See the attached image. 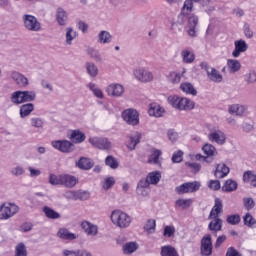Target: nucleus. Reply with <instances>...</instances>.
Returning <instances> with one entry per match:
<instances>
[{"instance_id": "obj_42", "label": "nucleus", "mask_w": 256, "mask_h": 256, "mask_svg": "<svg viewBox=\"0 0 256 256\" xmlns=\"http://www.w3.org/2000/svg\"><path fill=\"white\" fill-rule=\"evenodd\" d=\"M105 165L110 167V169H117L119 167V162L113 156H107L105 159Z\"/></svg>"}, {"instance_id": "obj_31", "label": "nucleus", "mask_w": 256, "mask_h": 256, "mask_svg": "<svg viewBox=\"0 0 256 256\" xmlns=\"http://www.w3.org/2000/svg\"><path fill=\"white\" fill-rule=\"evenodd\" d=\"M111 39H113V36H111V33H109L108 31L102 30L98 34V43H100L101 45H107L111 43Z\"/></svg>"}, {"instance_id": "obj_21", "label": "nucleus", "mask_w": 256, "mask_h": 256, "mask_svg": "<svg viewBox=\"0 0 256 256\" xmlns=\"http://www.w3.org/2000/svg\"><path fill=\"white\" fill-rule=\"evenodd\" d=\"M57 237H59V239H63L64 241H75V239H77L79 236L67 229L60 228L57 232Z\"/></svg>"}, {"instance_id": "obj_6", "label": "nucleus", "mask_w": 256, "mask_h": 256, "mask_svg": "<svg viewBox=\"0 0 256 256\" xmlns=\"http://www.w3.org/2000/svg\"><path fill=\"white\" fill-rule=\"evenodd\" d=\"M122 119L131 127L139 125V112L134 108H128L122 112Z\"/></svg>"}, {"instance_id": "obj_29", "label": "nucleus", "mask_w": 256, "mask_h": 256, "mask_svg": "<svg viewBox=\"0 0 256 256\" xmlns=\"http://www.w3.org/2000/svg\"><path fill=\"white\" fill-rule=\"evenodd\" d=\"M69 139L72 141V143H83V141L86 139V136L85 133L81 132L80 130H73Z\"/></svg>"}, {"instance_id": "obj_53", "label": "nucleus", "mask_w": 256, "mask_h": 256, "mask_svg": "<svg viewBox=\"0 0 256 256\" xmlns=\"http://www.w3.org/2000/svg\"><path fill=\"white\" fill-rule=\"evenodd\" d=\"M185 165L186 167H189V169H191V172L194 174H197L199 173V171H201V164L199 163L186 162Z\"/></svg>"}, {"instance_id": "obj_52", "label": "nucleus", "mask_w": 256, "mask_h": 256, "mask_svg": "<svg viewBox=\"0 0 256 256\" xmlns=\"http://www.w3.org/2000/svg\"><path fill=\"white\" fill-rule=\"evenodd\" d=\"M243 203L247 211H251V209L255 207V200H253V198H243Z\"/></svg>"}, {"instance_id": "obj_4", "label": "nucleus", "mask_w": 256, "mask_h": 256, "mask_svg": "<svg viewBox=\"0 0 256 256\" xmlns=\"http://www.w3.org/2000/svg\"><path fill=\"white\" fill-rule=\"evenodd\" d=\"M223 213V201L220 198H215V203L210 211V219H213L209 225H223V220L219 218V214Z\"/></svg>"}, {"instance_id": "obj_9", "label": "nucleus", "mask_w": 256, "mask_h": 256, "mask_svg": "<svg viewBox=\"0 0 256 256\" xmlns=\"http://www.w3.org/2000/svg\"><path fill=\"white\" fill-rule=\"evenodd\" d=\"M52 147L61 151V153H73L75 151V144L69 140H56L51 142Z\"/></svg>"}, {"instance_id": "obj_15", "label": "nucleus", "mask_w": 256, "mask_h": 256, "mask_svg": "<svg viewBox=\"0 0 256 256\" xmlns=\"http://www.w3.org/2000/svg\"><path fill=\"white\" fill-rule=\"evenodd\" d=\"M197 25H199V18L195 15L188 17L187 34L189 37H197Z\"/></svg>"}, {"instance_id": "obj_57", "label": "nucleus", "mask_w": 256, "mask_h": 256, "mask_svg": "<svg viewBox=\"0 0 256 256\" xmlns=\"http://www.w3.org/2000/svg\"><path fill=\"white\" fill-rule=\"evenodd\" d=\"M49 183L50 185H61V175L57 176L55 174H50Z\"/></svg>"}, {"instance_id": "obj_40", "label": "nucleus", "mask_w": 256, "mask_h": 256, "mask_svg": "<svg viewBox=\"0 0 256 256\" xmlns=\"http://www.w3.org/2000/svg\"><path fill=\"white\" fill-rule=\"evenodd\" d=\"M202 150L208 157H215L217 155V149L212 144H205Z\"/></svg>"}, {"instance_id": "obj_34", "label": "nucleus", "mask_w": 256, "mask_h": 256, "mask_svg": "<svg viewBox=\"0 0 256 256\" xmlns=\"http://www.w3.org/2000/svg\"><path fill=\"white\" fill-rule=\"evenodd\" d=\"M222 191H224V193H232V191H237V182L231 179L226 180L222 186Z\"/></svg>"}, {"instance_id": "obj_8", "label": "nucleus", "mask_w": 256, "mask_h": 256, "mask_svg": "<svg viewBox=\"0 0 256 256\" xmlns=\"http://www.w3.org/2000/svg\"><path fill=\"white\" fill-rule=\"evenodd\" d=\"M201 189V182H186L178 187H176L175 191L178 195H185V193H195Z\"/></svg>"}, {"instance_id": "obj_55", "label": "nucleus", "mask_w": 256, "mask_h": 256, "mask_svg": "<svg viewBox=\"0 0 256 256\" xmlns=\"http://www.w3.org/2000/svg\"><path fill=\"white\" fill-rule=\"evenodd\" d=\"M181 161H183V151L178 150L173 153L172 162L173 163H181Z\"/></svg>"}, {"instance_id": "obj_37", "label": "nucleus", "mask_w": 256, "mask_h": 256, "mask_svg": "<svg viewBox=\"0 0 256 256\" xmlns=\"http://www.w3.org/2000/svg\"><path fill=\"white\" fill-rule=\"evenodd\" d=\"M180 89L184 93H188L189 95H194V96L197 95V90L195 89V87H193V84L189 82L182 83L180 85Z\"/></svg>"}, {"instance_id": "obj_25", "label": "nucleus", "mask_w": 256, "mask_h": 256, "mask_svg": "<svg viewBox=\"0 0 256 256\" xmlns=\"http://www.w3.org/2000/svg\"><path fill=\"white\" fill-rule=\"evenodd\" d=\"M229 167L226 164H218L216 166V170L214 172L215 177L217 179H223L224 177H227L229 175Z\"/></svg>"}, {"instance_id": "obj_46", "label": "nucleus", "mask_w": 256, "mask_h": 256, "mask_svg": "<svg viewBox=\"0 0 256 256\" xmlns=\"http://www.w3.org/2000/svg\"><path fill=\"white\" fill-rule=\"evenodd\" d=\"M82 229L87 235L95 236L98 233L97 225H83Z\"/></svg>"}, {"instance_id": "obj_12", "label": "nucleus", "mask_w": 256, "mask_h": 256, "mask_svg": "<svg viewBox=\"0 0 256 256\" xmlns=\"http://www.w3.org/2000/svg\"><path fill=\"white\" fill-rule=\"evenodd\" d=\"M106 93L109 97H123L125 87L119 83H112L107 86Z\"/></svg>"}, {"instance_id": "obj_27", "label": "nucleus", "mask_w": 256, "mask_h": 256, "mask_svg": "<svg viewBox=\"0 0 256 256\" xmlns=\"http://www.w3.org/2000/svg\"><path fill=\"white\" fill-rule=\"evenodd\" d=\"M148 113L151 117H163V113H165V109H163V107H160L159 104L153 103V104H150Z\"/></svg>"}, {"instance_id": "obj_30", "label": "nucleus", "mask_w": 256, "mask_h": 256, "mask_svg": "<svg viewBox=\"0 0 256 256\" xmlns=\"http://www.w3.org/2000/svg\"><path fill=\"white\" fill-rule=\"evenodd\" d=\"M207 77L210 81H213V83H221V81H223V75L215 68L210 69V72L207 73Z\"/></svg>"}, {"instance_id": "obj_47", "label": "nucleus", "mask_w": 256, "mask_h": 256, "mask_svg": "<svg viewBox=\"0 0 256 256\" xmlns=\"http://www.w3.org/2000/svg\"><path fill=\"white\" fill-rule=\"evenodd\" d=\"M226 221L229 225H239L241 223V216L239 214L229 215Z\"/></svg>"}, {"instance_id": "obj_32", "label": "nucleus", "mask_w": 256, "mask_h": 256, "mask_svg": "<svg viewBox=\"0 0 256 256\" xmlns=\"http://www.w3.org/2000/svg\"><path fill=\"white\" fill-rule=\"evenodd\" d=\"M227 67L229 73H237L238 71H241V62H239V60L229 59L227 60Z\"/></svg>"}, {"instance_id": "obj_56", "label": "nucleus", "mask_w": 256, "mask_h": 256, "mask_svg": "<svg viewBox=\"0 0 256 256\" xmlns=\"http://www.w3.org/2000/svg\"><path fill=\"white\" fill-rule=\"evenodd\" d=\"M113 185H115V178L108 177L104 181L103 189H105L106 191H109V189H111V187H113Z\"/></svg>"}, {"instance_id": "obj_44", "label": "nucleus", "mask_w": 256, "mask_h": 256, "mask_svg": "<svg viewBox=\"0 0 256 256\" xmlns=\"http://www.w3.org/2000/svg\"><path fill=\"white\" fill-rule=\"evenodd\" d=\"M30 125L36 129H43L44 122L43 119L39 117H32L30 118Z\"/></svg>"}, {"instance_id": "obj_1", "label": "nucleus", "mask_w": 256, "mask_h": 256, "mask_svg": "<svg viewBox=\"0 0 256 256\" xmlns=\"http://www.w3.org/2000/svg\"><path fill=\"white\" fill-rule=\"evenodd\" d=\"M37 99V93L33 90H17L10 96V101L13 105H23V103H31Z\"/></svg>"}, {"instance_id": "obj_58", "label": "nucleus", "mask_w": 256, "mask_h": 256, "mask_svg": "<svg viewBox=\"0 0 256 256\" xmlns=\"http://www.w3.org/2000/svg\"><path fill=\"white\" fill-rule=\"evenodd\" d=\"M188 18L189 17L187 16V12L181 11L176 23H178V25H180V27H183V25H185V22L187 21Z\"/></svg>"}, {"instance_id": "obj_19", "label": "nucleus", "mask_w": 256, "mask_h": 256, "mask_svg": "<svg viewBox=\"0 0 256 256\" xmlns=\"http://www.w3.org/2000/svg\"><path fill=\"white\" fill-rule=\"evenodd\" d=\"M93 160L91 158L87 157H81L77 162H76V167L78 169H82L84 171H89V169H93Z\"/></svg>"}, {"instance_id": "obj_63", "label": "nucleus", "mask_w": 256, "mask_h": 256, "mask_svg": "<svg viewBox=\"0 0 256 256\" xmlns=\"http://www.w3.org/2000/svg\"><path fill=\"white\" fill-rule=\"evenodd\" d=\"M226 256H243L237 249L234 247H229L226 252Z\"/></svg>"}, {"instance_id": "obj_22", "label": "nucleus", "mask_w": 256, "mask_h": 256, "mask_svg": "<svg viewBox=\"0 0 256 256\" xmlns=\"http://www.w3.org/2000/svg\"><path fill=\"white\" fill-rule=\"evenodd\" d=\"M61 185L71 189L75 187V185H77V178H75V176L68 174L61 175Z\"/></svg>"}, {"instance_id": "obj_41", "label": "nucleus", "mask_w": 256, "mask_h": 256, "mask_svg": "<svg viewBox=\"0 0 256 256\" xmlns=\"http://www.w3.org/2000/svg\"><path fill=\"white\" fill-rule=\"evenodd\" d=\"M161 255L162 256H179V254H177V250H175V248L171 246L162 247Z\"/></svg>"}, {"instance_id": "obj_38", "label": "nucleus", "mask_w": 256, "mask_h": 256, "mask_svg": "<svg viewBox=\"0 0 256 256\" xmlns=\"http://www.w3.org/2000/svg\"><path fill=\"white\" fill-rule=\"evenodd\" d=\"M86 71L90 77H97L99 75V68L93 62L86 63Z\"/></svg>"}, {"instance_id": "obj_33", "label": "nucleus", "mask_w": 256, "mask_h": 256, "mask_svg": "<svg viewBox=\"0 0 256 256\" xmlns=\"http://www.w3.org/2000/svg\"><path fill=\"white\" fill-rule=\"evenodd\" d=\"M139 249V244L137 242H128L123 245V253L124 255H131L135 253Z\"/></svg>"}, {"instance_id": "obj_61", "label": "nucleus", "mask_w": 256, "mask_h": 256, "mask_svg": "<svg viewBox=\"0 0 256 256\" xmlns=\"http://www.w3.org/2000/svg\"><path fill=\"white\" fill-rule=\"evenodd\" d=\"M245 81L246 83L253 84L256 82V73L255 72H249L245 75Z\"/></svg>"}, {"instance_id": "obj_49", "label": "nucleus", "mask_w": 256, "mask_h": 256, "mask_svg": "<svg viewBox=\"0 0 256 256\" xmlns=\"http://www.w3.org/2000/svg\"><path fill=\"white\" fill-rule=\"evenodd\" d=\"M10 173L14 177H21V175H25V169L22 166H16L11 169Z\"/></svg>"}, {"instance_id": "obj_35", "label": "nucleus", "mask_w": 256, "mask_h": 256, "mask_svg": "<svg viewBox=\"0 0 256 256\" xmlns=\"http://www.w3.org/2000/svg\"><path fill=\"white\" fill-rule=\"evenodd\" d=\"M146 179H148V182L150 185H157L161 181V172L160 171H154L150 172Z\"/></svg>"}, {"instance_id": "obj_24", "label": "nucleus", "mask_w": 256, "mask_h": 256, "mask_svg": "<svg viewBox=\"0 0 256 256\" xmlns=\"http://www.w3.org/2000/svg\"><path fill=\"white\" fill-rule=\"evenodd\" d=\"M161 155L163 153L159 149H153L152 154L150 155L148 159V163L150 165H158V167H161Z\"/></svg>"}, {"instance_id": "obj_23", "label": "nucleus", "mask_w": 256, "mask_h": 256, "mask_svg": "<svg viewBox=\"0 0 256 256\" xmlns=\"http://www.w3.org/2000/svg\"><path fill=\"white\" fill-rule=\"evenodd\" d=\"M69 19V16L67 15V11L63 8H58L56 10V21L58 25L65 26L67 25V21Z\"/></svg>"}, {"instance_id": "obj_60", "label": "nucleus", "mask_w": 256, "mask_h": 256, "mask_svg": "<svg viewBox=\"0 0 256 256\" xmlns=\"http://www.w3.org/2000/svg\"><path fill=\"white\" fill-rule=\"evenodd\" d=\"M169 77H170V81L173 84L180 83V81H181V74H179L177 72H170Z\"/></svg>"}, {"instance_id": "obj_39", "label": "nucleus", "mask_w": 256, "mask_h": 256, "mask_svg": "<svg viewBox=\"0 0 256 256\" xmlns=\"http://www.w3.org/2000/svg\"><path fill=\"white\" fill-rule=\"evenodd\" d=\"M14 256H27V246H25V243L20 242L16 245Z\"/></svg>"}, {"instance_id": "obj_54", "label": "nucleus", "mask_w": 256, "mask_h": 256, "mask_svg": "<svg viewBox=\"0 0 256 256\" xmlns=\"http://www.w3.org/2000/svg\"><path fill=\"white\" fill-rule=\"evenodd\" d=\"M208 187L212 189V191H219V189H221V182L219 180H210Z\"/></svg>"}, {"instance_id": "obj_5", "label": "nucleus", "mask_w": 256, "mask_h": 256, "mask_svg": "<svg viewBox=\"0 0 256 256\" xmlns=\"http://www.w3.org/2000/svg\"><path fill=\"white\" fill-rule=\"evenodd\" d=\"M19 213V206L13 203H3L0 206V221H6Z\"/></svg>"}, {"instance_id": "obj_18", "label": "nucleus", "mask_w": 256, "mask_h": 256, "mask_svg": "<svg viewBox=\"0 0 256 256\" xmlns=\"http://www.w3.org/2000/svg\"><path fill=\"white\" fill-rule=\"evenodd\" d=\"M235 48L234 51L232 52V57H239V55H241V53H245V51H247V49H249V46L247 45V42H245V40L240 39V40H236L234 42Z\"/></svg>"}, {"instance_id": "obj_2", "label": "nucleus", "mask_w": 256, "mask_h": 256, "mask_svg": "<svg viewBox=\"0 0 256 256\" xmlns=\"http://www.w3.org/2000/svg\"><path fill=\"white\" fill-rule=\"evenodd\" d=\"M168 102L174 109H178V111H191V109L195 108V103L188 98L169 96Z\"/></svg>"}, {"instance_id": "obj_48", "label": "nucleus", "mask_w": 256, "mask_h": 256, "mask_svg": "<svg viewBox=\"0 0 256 256\" xmlns=\"http://www.w3.org/2000/svg\"><path fill=\"white\" fill-rule=\"evenodd\" d=\"M191 199H178L176 201V205L177 207H180L181 209H187L189 207H191Z\"/></svg>"}, {"instance_id": "obj_51", "label": "nucleus", "mask_w": 256, "mask_h": 256, "mask_svg": "<svg viewBox=\"0 0 256 256\" xmlns=\"http://www.w3.org/2000/svg\"><path fill=\"white\" fill-rule=\"evenodd\" d=\"M255 179H256V175L253 174V172H251V171H247L243 174L244 183H249V181H250L251 185H252L253 181H255Z\"/></svg>"}, {"instance_id": "obj_20", "label": "nucleus", "mask_w": 256, "mask_h": 256, "mask_svg": "<svg viewBox=\"0 0 256 256\" xmlns=\"http://www.w3.org/2000/svg\"><path fill=\"white\" fill-rule=\"evenodd\" d=\"M35 111V104L33 103H26L20 106L19 115L21 119H25V117H29L31 113Z\"/></svg>"}, {"instance_id": "obj_10", "label": "nucleus", "mask_w": 256, "mask_h": 256, "mask_svg": "<svg viewBox=\"0 0 256 256\" xmlns=\"http://www.w3.org/2000/svg\"><path fill=\"white\" fill-rule=\"evenodd\" d=\"M200 253L203 256L213 255V241L210 235L204 236L201 239Z\"/></svg>"}, {"instance_id": "obj_64", "label": "nucleus", "mask_w": 256, "mask_h": 256, "mask_svg": "<svg viewBox=\"0 0 256 256\" xmlns=\"http://www.w3.org/2000/svg\"><path fill=\"white\" fill-rule=\"evenodd\" d=\"M62 256H79V251H75V250H63Z\"/></svg>"}, {"instance_id": "obj_3", "label": "nucleus", "mask_w": 256, "mask_h": 256, "mask_svg": "<svg viewBox=\"0 0 256 256\" xmlns=\"http://www.w3.org/2000/svg\"><path fill=\"white\" fill-rule=\"evenodd\" d=\"M22 23L24 29H26V31H31L32 33H39L42 29L39 19L31 14H24L22 16Z\"/></svg>"}, {"instance_id": "obj_7", "label": "nucleus", "mask_w": 256, "mask_h": 256, "mask_svg": "<svg viewBox=\"0 0 256 256\" xmlns=\"http://www.w3.org/2000/svg\"><path fill=\"white\" fill-rule=\"evenodd\" d=\"M113 225H129L131 216L121 210H113L110 216Z\"/></svg>"}, {"instance_id": "obj_13", "label": "nucleus", "mask_w": 256, "mask_h": 256, "mask_svg": "<svg viewBox=\"0 0 256 256\" xmlns=\"http://www.w3.org/2000/svg\"><path fill=\"white\" fill-rule=\"evenodd\" d=\"M10 78L16 85H18V87H28L29 85V79L21 72L11 71Z\"/></svg>"}, {"instance_id": "obj_36", "label": "nucleus", "mask_w": 256, "mask_h": 256, "mask_svg": "<svg viewBox=\"0 0 256 256\" xmlns=\"http://www.w3.org/2000/svg\"><path fill=\"white\" fill-rule=\"evenodd\" d=\"M43 213L48 219H59L61 217V214H59L57 211L53 210V208L49 206L43 207Z\"/></svg>"}, {"instance_id": "obj_62", "label": "nucleus", "mask_w": 256, "mask_h": 256, "mask_svg": "<svg viewBox=\"0 0 256 256\" xmlns=\"http://www.w3.org/2000/svg\"><path fill=\"white\" fill-rule=\"evenodd\" d=\"M175 235V228L173 226H166L164 228V237H173Z\"/></svg>"}, {"instance_id": "obj_11", "label": "nucleus", "mask_w": 256, "mask_h": 256, "mask_svg": "<svg viewBox=\"0 0 256 256\" xmlns=\"http://www.w3.org/2000/svg\"><path fill=\"white\" fill-rule=\"evenodd\" d=\"M89 143L93 147H96V149H101L103 151H109V149H111V142H109V139L107 138H99V137L90 138Z\"/></svg>"}, {"instance_id": "obj_43", "label": "nucleus", "mask_w": 256, "mask_h": 256, "mask_svg": "<svg viewBox=\"0 0 256 256\" xmlns=\"http://www.w3.org/2000/svg\"><path fill=\"white\" fill-rule=\"evenodd\" d=\"M77 37V32L73 30V28H66V43L67 45H71L73 39Z\"/></svg>"}, {"instance_id": "obj_50", "label": "nucleus", "mask_w": 256, "mask_h": 256, "mask_svg": "<svg viewBox=\"0 0 256 256\" xmlns=\"http://www.w3.org/2000/svg\"><path fill=\"white\" fill-rule=\"evenodd\" d=\"M193 3H195L193 0H185L182 7V12L191 13V11H193Z\"/></svg>"}, {"instance_id": "obj_16", "label": "nucleus", "mask_w": 256, "mask_h": 256, "mask_svg": "<svg viewBox=\"0 0 256 256\" xmlns=\"http://www.w3.org/2000/svg\"><path fill=\"white\" fill-rule=\"evenodd\" d=\"M208 139L212 143H217V145H225V141L227 137L225 136V133L221 130L213 131L208 134Z\"/></svg>"}, {"instance_id": "obj_26", "label": "nucleus", "mask_w": 256, "mask_h": 256, "mask_svg": "<svg viewBox=\"0 0 256 256\" xmlns=\"http://www.w3.org/2000/svg\"><path fill=\"white\" fill-rule=\"evenodd\" d=\"M245 111H247V107L239 104L231 105L228 108L230 115H237L238 117H243V115H245Z\"/></svg>"}, {"instance_id": "obj_28", "label": "nucleus", "mask_w": 256, "mask_h": 256, "mask_svg": "<svg viewBox=\"0 0 256 256\" xmlns=\"http://www.w3.org/2000/svg\"><path fill=\"white\" fill-rule=\"evenodd\" d=\"M181 57H182L183 63H186V64H190V63H193V61H195V54L189 48H186L181 51Z\"/></svg>"}, {"instance_id": "obj_17", "label": "nucleus", "mask_w": 256, "mask_h": 256, "mask_svg": "<svg viewBox=\"0 0 256 256\" xmlns=\"http://www.w3.org/2000/svg\"><path fill=\"white\" fill-rule=\"evenodd\" d=\"M129 143L127 145V148L129 151H135L137 145L141 143V139L143 138V134L139 131L134 132L132 135L128 136Z\"/></svg>"}, {"instance_id": "obj_59", "label": "nucleus", "mask_w": 256, "mask_h": 256, "mask_svg": "<svg viewBox=\"0 0 256 256\" xmlns=\"http://www.w3.org/2000/svg\"><path fill=\"white\" fill-rule=\"evenodd\" d=\"M244 225H256V220L250 213L243 217Z\"/></svg>"}, {"instance_id": "obj_45", "label": "nucleus", "mask_w": 256, "mask_h": 256, "mask_svg": "<svg viewBox=\"0 0 256 256\" xmlns=\"http://www.w3.org/2000/svg\"><path fill=\"white\" fill-rule=\"evenodd\" d=\"M91 197V193L89 191H76V201H87Z\"/></svg>"}, {"instance_id": "obj_14", "label": "nucleus", "mask_w": 256, "mask_h": 256, "mask_svg": "<svg viewBox=\"0 0 256 256\" xmlns=\"http://www.w3.org/2000/svg\"><path fill=\"white\" fill-rule=\"evenodd\" d=\"M134 75L138 81L142 83H149L153 80V72L145 70L143 68L136 69Z\"/></svg>"}]
</instances>
